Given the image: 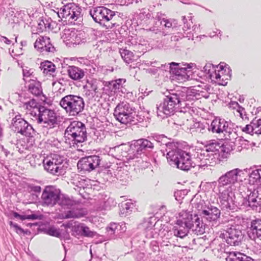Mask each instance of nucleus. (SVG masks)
<instances>
[{
    "label": "nucleus",
    "mask_w": 261,
    "mask_h": 261,
    "mask_svg": "<svg viewBox=\"0 0 261 261\" xmlns=\"http://www.w3.org/2000/svg\"><path fill=\"white\" fill-rule=\"evenodd\" d=\"M221 212L217 207L211 205L203 210L199 216H193L189 212L182 211L179 213L173 232L175 237L184 238L187 236L189 230L197 235L205 232L206 222L217 224Z\"/></svg>",
    "instance_id": "obj_1"
},
{
    "label": "nucleus",
    "mask_w": 261,
    "mask_h": 261,
    "mask_svg": "<svg viewBox=\"0 0 261 261\" xmlns=\"http://www.w3.org/2000/svg\"><path fill=\"white\" fill-rule=\"evenodd\" d=\"M243 170L234 168L222 174L218 178V189L219 203L222 209L233 210L235 207L234 193L232 186L239 181V177Z\"/></svg>",
    "instance_id": "obj_2"
},
{
    "label": "nucleus",
    "mask_w": 261,
    "mask_h": 261,
    "mask_svg": "<svg viewBox=\"0 0 261 261\" xmlns=\"http://www.w3.org/2000/svg\"><path fill=\"white\" fill-rule=\"evenodd\" d=\"M233 144L228 142L223 144L215 141L205 145L201 150L199 159L202 164L199 166H213L218 162L227 159L233 150Z\"/></svg>",
    "instance_id": "obj_3"
},
{
    "label": "nucleus",
    "mask_w": 261,
    "mask_h": 261,
    "mask_svg": "<svg viewBox=\"0 0 261 261\" xmlns=\"http://www.w3.org/2000/svg\"><path fill=\"white\" fill-rule=\"evenodd\" d=\"M168 162L171 166L184 171H188L194 167L196 163L193 161L189 153L179 149L169 151L167 153Z\"/></svg>",
    "instance_id": "obj_4"
},
{
    "label": "nucleus",
    "mask_w": 261,
    "mask_h": 261,
    "mask_svg": "<svg viewBox=\"0 0 261 261\" xmlns=\"http://www.w3.org/2000/svg\"><path fill=\"white\" fill-rule=\"evenodd\" d=\"M59 105L70 116H77L85 108L83 98L80 96L73 94H68L62 97Z\"/></svg>",
    "instance_id": "obj_5"
},
{
    "label": "nucleus",
    "mask_w": 261,
    "mask_h": 261,
    "mask_svg": "<svg viewBox=\"0 0 261 261\" xmlns=\"http://www.w3.org/2000/svg\"><path fill=\"white\" fill-rule=\"evenodd\" d=\"M89 13L96 22L103 23L107 29H112L117 23L114 19L115 12L105 7H95L90 10Z\"/></svg>",
    "instance_id": "obj_6"
},
{
    "label": "nucleus",
    "mask_w": 261,
    "mask_h": 261,
    "mask_svg": "<svg viewBox=\"0 0 261 261\" xmlns=\"http://www.w3.org/2000/svg\"><path fill=\"white\" fill-rule=\"evenodd\" d=\"M43 164L44 169L54 175L59 176L66 172V162L59 154H51L43 160Z\"/></svg>",
    "instance_id": "obj_7"
},
{
    "label": "nucleus",
    "mask_w": 261,
    "mask_h": 261,
    "mask_svg": "<svg viewBox=\"0 0 261 261\" xmlns=\"http://www.w3.org/2000/svg\"><path fill=\"white\" fill-rule=\"evenodd\" d=\"M129 153L126 156L128 161H135L139 162L145 156L144 151L147 148H153V144L146 139H139L132 141L130 144Z\"/></svg>",
    "instance_id": "obj_8"
},
{
    "label": "nucleus",
    "mask_w": 261,
    "mask_h": 261,
    "mask_svg": "<svg viewBox=\"0 0 261 261\" xmlns=\"http://www.w3.org/2000/svg\"><path fill=\"white\" fill-rule=\"evenodd\" d=\"M38 123L47 129L54 128L57 124L56 114L54 110L40 107L39 108Z\"/></svg>",
    "instance_id": "obj_9"
},
{
    "label": "nucleus",
    "mask_w": 261,
    "mask_h": 261,
    "mask_svg": "<svg viewBox=\"0 0 261 261\" xmlns=\"http://www.w3.org/2000/svg\"><path fill=\"white\" fill-rule=\"evenodd\" d=\"M132 109L126 102L119 103L115 108L114 115L116 119L122 124H127L132 121Z\"/></svg>",
    "instance_id": "obj_10"
},
{
    "label": "nucleus",
    "mask_w": 261,
    "mask_h": 261,
    "mask_svg": "<svg viewBox=\"0 0 261 261\" xmlns=\"http://www.w3.org/2000/svg\"><path fill=\"white\" fill-rule=\"evenodd\" d=\"M170 65V73L175 75V78L179 82H183L187 81L189 78V73L191 72L192 66L190 64H183L180 65V63L171 62Z\"/></svg>",
    "instance_id": "obj_11"
},
{
    "label": "nucleus",
    "mask_w": 261,
    "mask_h": 261,
    "mask_svg": "<svg viewBox=\"0 0 261 261\" xmlns=\"http://www.w3.org/2000/svg\"><path fill=\"white\" fill-rule=\"evenodd\" d=\"M246 133V136L244 137H241L238 138L237 132H216L219 134V137H221L223 135V138H221V140H225L229 141L228 142L230 144H234L235 141H240V143L243 145H247L248 143L251 141V137L253 135V132H245Z\"/></svg>",
    "instance_id": "obj_12"
},
{
    "label": "nucleus",
    "mask_w": 261,
    "mask_h": 261,
    "mask_svg": "<svg viewBox=\"0 0 261 261\" xmlns=\"http://www.w3.org/2000/svg\"><path fill=\"white\" fill-rule=\"evenodd\" d=\"M59 191L52 186L46 187L41 195L42 205L47 206H54L59 200Z\"/></svg>",
    "instance_id": "obj_13"
},
{
    "label": "nucleus",
    "mask_w": 261,
    "mask_h": 261,
    "mask_svg": "<svg viewBox=\"0 0 261 261\" xmlns=\"http://www.w3.org/2000/svg\"><path fill=\"white\" fill-rule=\"evenodd\" d=\"M100 162V160L98 156H89L80 159L77 167L81 171L90 172L98 167Z\"/></svg>",
    "instance_id": "obj_14"
},
{
    "label": "nucleus",
    "mask_w": 261,
    "mask_h": 261,
    "mask_svg": "<svg viewBox=\"0 0 261 261\" xmlns=\"http://www.w3.org/2000/svg\"><path fill=\"white\" fill-rule=\"evenodd\" d=\"M243 204L245 206L250 207L252 210H257L261 206V190L258 187L250 192L243 199Z\"/></svg>",
    "instance_id": "obj_15"
},
{
    "label": "nucleus",
    "mask_w": 261,
    "mask_h": 261,
    "mask_svg": "<svg viewBox=\"0 0 261 261\" xmlns=\"http://www.w3.org/2000/svg\"><path fill=\"white\" fill-rule=\"evenodd\" d=\"M58 14L60 18H65L69 21L78 17L79 8L74 3H68L60 9Z\"/></svg>",
    "instance_id": "obj_16"
},
{
    "label": "nucleus",
    "mask_w": 261,
    "mask_h": 261,
    "mask_svg": "<svg viewBox=\"0 0 261 261\" xmlns=\"http://www.w3.org/2000/svg\"><path fill=\"white\" fill-rule=\"evenodd\" d=\"M211 76L215 79V82L218 84L225 85L230 78L229 69L220 65L217 67L215 72Z\"/></svg>",
    "instance_id": "obj_17"
},
{
    "label": "nucleus",
    "mask_w": 261,
    "mask_h": 261,
    "mask_svg": "<svg viewBox=\"0 0 261 261\" xmlns=\"http://www.w3.org/2000/svg\"><path fill=\"white\" fill-rule=\"evenodd\" d=\"M180 100L177 94H170L164 98L163 110L166 115H170L173 112L175 106L179 104Z\"/></svg>",
    "instance_id": "obj_18"
},
{
    "label": "nucleus",
    "mask_w": 261,
    "mask_h": 261,
    "mask_svg": "<svg viewBox=\"0 0 261 261\" xmlns=\"http://www.w3.org/2000/svg\"><path fill=\"white\" fill-rule=\"evenodd\" d=\"M226 241L231 246H238L243 239V234L239 229L236 227L229 228L226 231Z\"/></svg>",
    "instance_id": "obj_19"
},
{
    "label": "nucleus",
    "mask_w": 261,
    "mask_h": 261,
    "mask_svg": "<svg viewBox=\"0 0 261 261\" xmlns=\"http://www.w3.org/2000/svg\"><path fill=\"white\" fill-rule=\"evenodd\" d=\"M248 234L251 240L255 242L261 241V219L251 221Z\"/></svg>",
    "instance_id": "obj_20"
},
{
    "label": "nucleus",
    "mask_w": 261,
    "mask_h": 261,
    "mask_svg": "<svg viewBox=\"0 0 261 261\" xmlns=\"http://www.w3.org/2000/svg\"><path fill=\"white\" fill-rule=\"evenodd\" d=\"M67 72L69 77L75 81H81L85 76V71L75 66H69Z\"/></svg>",
    "instance_id": "obj_21"
},
{
    "label": "nucleus",
    "mask_w": 261,
    "mask_h": 261,
    "mask_svg": "<svg viewBox=\"0 0 261 261\" xmlns=\"http://www.w3.org/2000/svg\"><path fill=\"white\" fill-rule=\"evenodd\" d=\"M34 46L41 51H45L47 52L50 51L51 49L53 48L52 44L50 43L49 38L43 36H40L36 39Z\"/></svg>",
    "instance_id": "obj_22"
},
{
    "label": "nucleus",
    "mask_w": 261,
    "mask_h": 261,
    "mask_svg": "<svg viewBox=\"0 0 261 261\" xmlns=\"http://www.w3.org/2000/svg\"><path fill=\"white\" fill-rule=\"evenodd\" d=\"M40 68L44 75L49 77H54L56 76V67L53 62L49 61L42 62L40 64Z\"/></svg>",
    "instance_id": "obj_23"
},
{
    "label": "nucleus",
    "mask_w": 261,
    "mask_h": 261,
    "mask_svg": "<svg viewBox=\"0 0 261 261\" xmlns=\"http://www.w3.org/2000/svg\"><path fill=\"white\" fill-rule=\"evenodd\" d=\"M244 171L249 173V182L251 185L261 184V168H246Z\"/></svg>",
    "instance_id": "obj_24"
},
{
    "label": "nucleus",
    "mask_w": 261,
    "mask_h": 261,
    "mask_svg": "<svg viewBox=\"0 0 261 261\" xmlns=\"http://www.w3.org/2000/svg\"><path fill=\"white\" fill-rule=\"evenodd\" d=\"M12 127L15 130H34L32 126L29 124L25 120L21 118H17L16 117L13 119Z\"/></svg>",
    "instance_id": "obj_25"
},
{
    "label": "nucleus",
    "mask_w": 261,
    "mask_h": 261,
    "mask_svg": "<svg viewBox=\"0 0 261 261\" xmlns=\"http://www.w3.org/2000/svg\"><path fill=\"white\" fill-rule=\"evenodd\" d=\"M226 261H254L251 257L238 251H232L228 253L226 258Z\"/></svg>",
    "instance_id": "obj_26"
},
{
    "label": "nucleus",
    "mask_w": 261,
    "mask_h": 261,
    "mask_svg": "<svg viewBox=\"0 0 261 261\" xmlns=\"http://www.w3.org/2000/svg\"><path fill=\"white\" fill-rule=\"evenodd\" d=\"M228 127V123L224 120L215 119L211 124L208 130H226Z\"/></svg>",
    "instance_id": "obj_27"
},
{
    "label": "nucleus",
    "mask_w": 261,
    "mask_h": 261,
    "mask_svg": "<svg viewBox=\"0 0 261 261\" xmlns=\"http://www.w3.org/2000/svg\"><path fill=\"white\" fill-rule=\"evenodd\" d=\"M87 215V212L83 209H73L65 213L63 217L65 219L79 218Z\"/></svg>",
    "instance_id": "obj_28"
},
{
    "label": "nucleus",
    "mask_w": 261,
    "mask_h": 261,
    "mask_svg": "<svg viewBox=\"0 0 261 261\" xmlns=\"http://www.w3.org/2000/svg\"><path fill=\"white\" fill-rule=\"evenodd\" d=\"M70 132H65V135H70L71 138L77 143L83 142L87 137V132H75L72 134Z\"/></svg>",
    "instance_id": "obj_29"
},
{
    "label": "nucleus",
    "mask_w": 261,
    "mask_h": 261,
    "mask_svg": "<svg viewBox=\"0 0 261 261\" xmlns=\"http://www.w3.org/2000/svg\"><path fill=\"white\" fill-rule=\"evenodd\" d=\"M57 203L63 208H70L72 206L75 204V202L68 197L63 196H59V200Z\"/></svg>",
    "instance_id": "obj_30"
},
{
    "label": "nucleus",
    "mask_w": 261,
    "mask_h": 261,
    "mask_svg": "<svg viewBox=\"0 0 261 261\" xmlns=\"http://www.w3.org/2000/svg\"><path fill=\"white\" fill-rule=\"evenodd\" d=\"M75 228H77V230L81 231L82 234L86 237H93L96 234L95 232L91 231L89 228L84 224H79L75 226Z\"/></svg>",
    "instance_id": "obj_31"
},
{
    "label": "nucleus",
    "mask_w": 261,
    "mask_h": 261,
    "mask_svg": "<svg viewBox=\"0 0 261 261\" xmlns=\"http://www.w3.org/2000/svg\"><path fill=\"white\" fill-rule=\"evenodd\" d=\"M29 91L35 96H39L42 93V88L39 83L34 82L29 85Z\"/></svg>",
    "instance_id": "obj_32"
},
{
    "label": "nucleus",
    "mask_w": 261,
    "mask_h": 261,
    "mask_svg": "<svg viewBox=\"0 0 261 261\" xmlns=\"http://www.w3.org/2000/svg\"><path fill=\"white\" fill-rule=\"evenodd\" d=\"M114 204L115 202L114 200L108 197L107 195H105L103 200L101 202L100 207L101 210H109L112 206L114 205Z\"/></svg>",
    "instance_id": "obj_33"
},
{
    "label": "nucleus",
    "mask_w": 261,
    "mask_h": 261,
    "mask_svg": "<svg viewBox=\"0 0 261 261\" xmlns=\"http://www.w3.org/2000/svg\"><path fill=\"white\" fill-rule=\"evenodd\" d=\"M121 56L124 62L127 64L132 63L134 60V55L133 52L129 50L123 49L121 52Z\"/></svg>",
    "instance_id": "obj_34"
},
{
    "label": "nucleus",
    "mask_w": 261,
    "mask_h": 261,
    "mask_svg": "<svg viewBox=\"0 0 261 261\" xmlns=\"http://www.w3.org/2000/svg\"><path fill=\"white\" fill-rule=\"evenodd\" d=\"M22 108L27 110L26 113L29 112L31 113L33 110L38 109V103L35 99H33L27 102H25L23 105Z\"/></svg>",
    "instance_id": "obj_35"
},
{
    "label": "nucleus",
    "mask_w": 261,
    "mask_h": 261,
    "mask_svg": "<svg viewBox=\"0 0 261 261\" xmlns=\"http://www.w3.org/2000/svg\"><path fill=\"white\" fill-rule=\"evenodd\" d=\"M85 128L84 123L79 121H73L70 123L66 130H79Z\"/></svg>",
    "instance_id": "obj_36"
},
{
    "label": "nucleus",
    "mask_w": 261,
    "mask_h": 261,
    "mask_svg": "<svg viewBox=\"0 0 261 261\" xmlns=\"http://www.w3.org/2000/svg\"><path fill=\"white\" fill-rule=\"evenodd\" d=\"M46 233L47 234L56 237H61V233L60 231V229L57 228L55 227H50L46 230Z\"/></svg>",
    "instance_id": "obj_37"
},
{
    "label": "nucleus",
    "mask_w": 261,
    "mask_h": 261,
    "mask_svg": "<svg viewBox=\"0 0 261 261\" xmlns=\"http://www.w3.org/2000/svg\"><path fill=\"white\" fill-rule=\"evenodd\" d=\"M71 180L72 183L76 186L78 187H81L83 186V181H82V179L80 175L74 174Z\"/></svg>",
    "instance_id": "obj_38"
},
{
    "label": "nucleus",
    "mask_w": 261,
    "mask_h": 261,
    "mask_svg": "<svg viewBox=\"0 0 261 261\" xmlns=\"http://www.w3.org/2000/svg\"><path fill=\"white\" fill-rule=\"evenodd\" d=\"M93 139L100 141L105 137V132H93Z\"/></svg>",
    "instance_id": "obj_39"
},
{
    "label": "nucleus",
    "mask_w": 261,
    "mask_h": 261,
    "mask_svg": "<svg viewBox=\"0 0 261 261\" xmlns=\"http://www.w3.org/2000/svg\"><path fill=\"white\" fill-rule=\"evenodd\" d=\"M230 107L234 109H237V112H238L240 114V116L241 118H242V111H243V108L240 107L237 102H231L230 103Z\"/></svg>",
    "instance_id": "obj_40"
},
{
    "label": "nucleus",
    "mask_w": 261,
    "mask_h": 261,
    "mask_svg": "<svg viewBox=\"0 0 261 261\" xmlns=\"http://www.w3.org/2000/svg\"><path fill=\"white\" fill-rule=\"evenodd\" d=\"M126 82V80L124 79H118L114 81H113V87L115 89H119L122 85V83H124Z\"/></svg>",
    "instance_id": "obj_41"
},
{
    "label": "nucleus",
    "mask_w": 261,
    "mask_h": 261,
    "mask_svg": "<svg viewBox=\"0 0 261 261\" xmlns=\"http://www.w3.org/2000/svg\"><path fill=\"white\" fill-rule=\"evenodd\" d=\"M33 71L32 69H28L27 68L23 69V75L24 80H27V78L33 75Z\"/></svg>",
    "instance_id": "obj_42"
},
{
    "label": "nucleus",
    "mask_w": 261,
    "mask_h": 261,
    "mask_svg": "<svg viewBox=\"0 0 261 261\" xmlns=\"http://www.w3.org/2000/svg\"><path fill=\"white\" fill-rule=\"evenodd\" d=\"M134 205L132 202H127L125 203L123 206V209L126 210L127 213H128L129 211H132V209L134 208Z\"/></svg>",
    "instance_id": "obj_43"
},
{
    "label": "nucleus",
    "mask_w": 261,
    "mask_h": 261,
    "mask_svg": "<svg viewBox=\"0 0 261 261\" xmlns=\"http://www.w3.org/2000/svg\"><path fill=\"white\" fill-rule=\"evenodd\" d=\"M256 128H257L256 125H253L251 122L250 124H246L245 127L242 128V130H249L250 129L253 130Z\"/></svg>",
    "instance_id": "obj_44"
},
{
    "label": "nucleus",
    "mask_w": 261,
    "mask_h": 261,
    "mask_svg": "<svg viewBox=\"0 0 261 261\" xmlns=\"http://www.w3.org/2000/svg\"><path fill=\"white\" fill-rule=\"evenodd\" d=\"M40 216L35 214H32V215H25V219H29V220H37V219H40Z\"/></svg>",
    "instance_id": "obj_45"
},
{
    "label": "nucleus",
    "mask_w": 261,
    "mask_h": 261,
    "mask_svg": "<svg viewBox=\"0 0 261 261\" xmlns=\"http://www.w3.org/2000/svg\"><path fill=\"white\" fill-rule=\"evenodd\" d=\"M252 123L253 125H256V127L258 128V130H261V118L257 120H253L252 122Z\"/></svg>",
    "instance_id": "obj_46"
},
{
    "label": "nucleus",
    "mask_w": 261,
    "mask_h": 261,
    "mask_svg": "<svg viewBox=\"0 0 261 261\" xmlns=\"http://www.w3.org/2000/svg\"><path fill=\"white\" fill-rule=\"evenodd\" d=\"M10 224L11 226L16 228L17 233L19 232L20 233L23 232V229L20 228L17 224L13 223L12 222H10Z\"/></svg>",
    "instance_id": "obj_47"
},
{
    "label": "nucleus",
    "mask_w": 261,
    "mask_h": 261,
    "mask_svg": "<svg viewBox=\"0 0 261 261\" xmlns=\"http://www.w3.org/2000/svg\"><path fill=\"white\" fill-rule=\"evenodd\" d=\"M13 216L15 218H18V219H20L21 220H25V215H20L18 213H17V212H13Z\"/></svg>",
    "instance_id": "obj_48"
},
{
    "label": "nucleus",
    "mask_w": 261,
    "mask_h": 261,
    "mask_svg": "<svg viewBox=\"0 0 261 261\" xmlns=\"http://www.w3.org/2000/svg\"><path fill=\"white\" fill-rule=\"evenodd\" d=\"M147 226H145V229L146 231H149L152 229L153 227H154V225L152 224V223L150 222H148L147 223Z\"/></svg>",
    "instance_id": "obj_49"
},
{
    "label": "nucleus",
    "mask_w": 261,
    "mask_h": 261,
    "mask_svg": "<svg viewBox=\"0 0 261 261\" xmlns=\"http://www.w3.org/2000/svg\"><path fill=\"white\" fill-rule=\"evenodd\" d=\"M20 133L21 135L28 137L29 138H32V136L31 135V133L30 132H18Z\"/></svg>",
    "instance_id": "obj_50"
},
{
    "label": "nucleus",
    "mask_w": 261,
    "mask_h": 261,
    "mask_svg": "<svg viewBox=\"0 0 261 261\" xmlns=\"http://www.w3.org/2000/svg\"><path fill=\"white\" fill-rule=\"evenodd\" d=\"M108 232L109 234L112 235L115 233V228L110 227L107 229Z\"/></svg>",
    "instance_id": "obj_51"
},
{
    "label": "nucleus",
    "mask_w": 261,
    "mask_h": 261,
    "mask_svg": "<svg viewBox=\"0 0 261 261\" xmlns=\"http://www.w3.org/2000/svg\"><path fill=\"white\" fill-rule=\"evenodd\" d=\"M32 190L35 192H40L41 190V188L39 186H35L32 188Z\"/></svg>",
    "instance_id": "obj_52"
},
{
    "label": "nucleus",
    "mask_w": 261,
    "mask_h": 261,
    "mask_svg": "<svg viewBox=\"0 0 261 261\" xmlns=\"http://www.w3.org/2000/svg\"><path fill=\"white\" fill-rule=\"evenodd\" d=\"M3 41L7 44H9L11 43V41L9 40V39H8L6 37H3Z\"/></svg>",
    "instance_id": "obj_53"
},
{
    "label": "nucleus",
    "mask_w": 261,
    "mask_h": 261,
    "mask_svg": "<svg viewBox=\"0 0 261 261\" xmlns=\"http://www.w3.org/2000/svg\"><path fill=\"white\" fill-rule=\"evenodd\" d=\"M166 27L170 28L171 26V23L170 22H166L165 24Z\"/></svg>",
    "instance_id": "obj_54"
},
{
    "label": "nucleus",
    "mask_w": 261,
    "mask_h": 261,
    "mask_svg": "<svg viewBox=\"0 0 261 261\" xmlns=\"http://www.w3.org/2000/svg\"><path fill=\"white\" fill-rule=\"evenodd\" d=\"M256 135L258 136L259 135L261 134V132H259V133H257V132H255Z\"/></svg>",
    "instance_id": "obj_55"
},
{
    "label": "nucleus",
    "mask_w": 261,
    "mask_h": 261,
    "mask_svg": "<svg viewBox=\"0 0 261 261\" xmlns=\"http://www.w3.org/2000/svg\"><path fill=\"white\" fill-rule=\"evenodd\" d=\"M119 148V146H116L113 149H114L115 150L116 149H118Z\"/></svg>",
    "instance_id": "obj_56"
},
{
    "label": "nucleus",
    "mask_w": 261,
    "mask_h": 261,
    "mask_svg": "<svg viewBox=\"0 0 261 261\" xmlns=\"http://www.w3.org/2000/svg\"><path fill=\"white\" fill-rule=\"evenodd\" d=\"M2 136V132H0V138Z\"/></svg>",
    "instance_id": "obj_57"
},
{
    "label": "nucleus",
    "mask_w": 261,
    "mask_h": 261,
    "mask_svg": "<svg viewBox=\"0 0 261 261\" xmlns=\"http://www.w3.org/2000/svg\"><path fill=\"white\" fill-rule=\"evenodd\" d=\"M259 189H260V190H261V186L260 187H258Z\"/></svg>",
    "instance_id": "obj_58"
}]
</instances>
